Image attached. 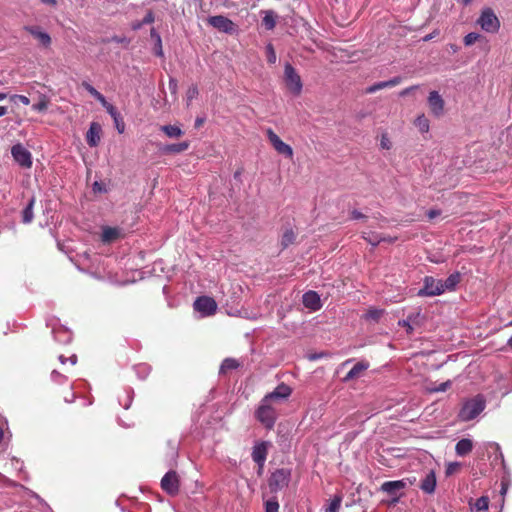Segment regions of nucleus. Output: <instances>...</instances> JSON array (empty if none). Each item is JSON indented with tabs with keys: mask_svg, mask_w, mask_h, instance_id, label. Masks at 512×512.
<instances>
[{
	"mask_svg": "<svg viewBox=\"0 0 512 512\" xmlns=\"http://www.w3.org/2000/svg\"><path fill=\"white\" fill-rule=\"evenodd\" d=\"M485 409V399L482 395H477L464 402L459 418L462 421H470L476 418Z\"/></svg>",
	"mask_w": 512,
	"mask_h": 512,
	"instance_id": "f257e3e1",
	"label": "nucleus"
},
{
	"mask_svg": "<svg viewBox=\"0 0 512 512\" xmlns=\"http://www.w3.org/2000/svg\"><path fill=\"white\" fill-rule=\"evenodd\" d=\"M291 469L278 468L268 478V487L271 493L275 494L289 486L291 481Z\"/></svg>",
	"mask_w": 512,
	"mask_h": 512,
	"instance_id": "f03ea898",
	"label": "nucleus"
},
{
	"mask_svg": "<svg viewBox=\"0 0 512 512\" xmlns=\"http://www.w3.org/2000/svg\"><path fill=\"white\" fill-rule=\"evenodd\" d=\"M284 82L286 88L293 95L299 96L301 94L303 88L301 77L290 63H286L284 66Z\"/></svg>",
	"mask_w": 512,
	"mask_h": 512,
	"instance_id": "7ed1b4c3",
	"label": "nucleus"
},
{
	"mask_svg": "<svg viewBox=\"0 0 512 512\" xmlns=\"http://www.w3.org/2000/svg\"><path fill=\"white\" fill-rule=\"evenodd\" d=\"M255 415L257 420L260 421L266 428L271 429L274 426L276 421V412L271 406L270 402H266L264 398L256 410Z\"/></svg>",
	"mask_w": 512,
	"mask_h": 512,
	"instance_id": "20e7f679",
	"label": "nucleus"
},
{
	"mask_svg": "<svg viewBox=\"0 0 512 512\" xmlns=\"http://www.w3.org/2000/svg\"><path fill=\"white\" fill-rule=\"evenodd\" d=\"M477 22L484 31L489 33L497 32L500 27L499 19L490 8L482 11Z\"/></svg>",
	"mask_w": 512,
	"mask_h": 512,
	"instance_id": "39448f33",
	"label": "nucleus"
},
{
	"mask_svg": "<svg viewBox=\"0 0 512 512\" xmlns=\"http://www.w3.org/2000/svg\"><path fill=\"white\" fill-rule=\"evenodd\" d=\"M11 154L14 161L22 168L30 169L32 167V154L21 143L12 146Z\"/></svg>",
	"mask_w": 512,
	"mask_h": 512,
	"instance_id": "423d86ee",
	"label": "nucleus"
},
{
	"mask_svg": "<svg viewBox=\"0 0 512 512\" xmlns=\"http://www.w3.org/2000/svg\"><path fill=\"white\" fill-rule=\"evenodd\" d=\"M267 137L272 145V147L276 150V152L280 155L288 159L293 158V149L290 145L284 143L281 138L271 129H267L266 131Z\"/></svg>",
	"mask_w": 512,
	"mask_h": 512,
	"instance_id": "0eeeda50",
	"label": "nucleus"
},
{
	"mask_svg": "<svg viewBox=\"0 0 512 512\" xmlns=\"http://www.w3.org/2000/svg\"><path fill=\"white\" fill-rule=\"evenodd\" d=\"M161 488L169 495L175 496L180 489V479L176 471H168L161 480Z\"/></svg>",
	"mask_w": 512,
	"mask_h": 512,
	"instance_id": "6e6552de",
	"label": "nucleus"
},
{
	"mask_svg": "<svg viewBox=\"0 0 512 512\" xmlns=\"http://www.w3.org/2000/svg\"><path fill=\"white\" fill-rule=\"evenodd\" d=\"M406 488V482L404 480L386 481L384 482L380 490L393 497L391 504H396L402 495V491Z\"/></svg>",
	"mask_w": 512,
	"mask_h": 512,
	"instance_id": "1a4fd4ad",
	"label": "nucleus"
},
{
	"mask_svg": "<svg viewBox=\"0 0 512 512\" xmlns=\"http://www.w3.org/2000/svg\"><path fill=\"white\" fill-rule=\"evenodd\" d=\"M207 22L220 32L233 34L237 30V26L234 22L222 15L211 16L207 19Z\"/></svg>",
	"mask_w": 512,
	"mask_h": 512,
	"instance_id": "9d476101",
	"label": "nucleus"
},
{
	"mask_svg": "<svg viewBox=\"0 0 512 512\" xmlns=\"http://www.w3.org/2000/svg\"><path fill=\"white\" fill-rule=\"evenodd\" d=\"M444 293L442 280H436L431 276L424 278V286L419 290V296H436Z\"/></svg>",
	"mask_w": 512,
	"mask_h": 512,
	"instance_id": "9b49d317",
	"label": "nucleus"
},
{
	"mask_svg": "<svg viewBox=\"0 0 512 512\" xmlns=\"http://www.w3.org/2000/svg\"><path fill=\"white\" fill-rule=\"evenodd\" d=\"M194 309L205 316L215 314L217 310L216 301L208 296H200L194 302Z\"/></svg>",
	"mask_w": 512,
	"mask_h": 512,
	"instance_id": "f8f14e48",
	"label": "nucleus"
},
{
	"mask_svg": "<svg viewBox=\"0 0 512 512\" xmlns=\"http://www.w3.org/2000/svg\"><path fill=\"white\" fill-rule=\"evenodd\" d=\"M24 30L33 36L43 48L51 46V36L47 32L42 31L39 26H25Z\"/></svg>",
	"mask_w": 512,
	"mask_h": 512,
	"instance_id": "ddd939ff",
	"label": "nucleus"
},
{
	"mask_svg": "<svg viewBox=\"0 0 512 512\" xmlns=\"http://www.w3.org/2000/svg\"><path fill=\"white\" fill-rule=\"evenodd\" d=\"M292 393V389L285 383L279 384L272 392L265 395L266 402L280 401L287 399Z\"/></svg>",
	"mask_w": 512,
	"mask_h": 512,
	"instance_id": "4468645a",
	"label": "nucleus"
},
{
	"mask_svg": "<svg viewBox=\"0 0 512 512\" xmlns=\"http://www.w3.org/2000/svg\"><path fill=\"white\" fill-rule=\"evenodd\" d=\"M444 100L437 91H432L428 97V105L432 114L440 117L444 111Z\"/></svg>",
	"mask_w": 512,
	"mask_h": 512,
	"instance_id": "2eb2a0df",
	"label": "nucleus"
},
{
	"mask_svg": "<svg viewBox=\"0 0 512 512\" xmlns=\"http://www.w3.org/2000/svg\"><path fill=\"white\" fill-rule=\"evenodd\" d=\"M124 235L123 229L119 227L104 226L102 228L101 241L110 244L123 238Z\"/></svg>",
	"mask_w": 512,
	"mask_h": 512,
	"instance_id": "dca6fc26",
	"label": "nucleus"
},
{
	"mask_svg": "<svg viewBox=\"0 0 512 512\" xmlns=\"http://www.w3.org/2000/svg\"><path fill=\"white\" fill-rule=\"evenodd\" d=\"M101 126L96 122H92L87 133H86V141L90 147L98 146L101 139Z\"/></svg>",
	"mask_w": 512,
	"mask_h": 512,
	"instance_id": "f3484780",
	"label": "nucleus"
},
{
	"mask_svg": "<svg viewBox=\"0 0 512 512\" xmlns=\"http://www.w3.org/2000/svg\"><path fill=\"white\" fill-rule=\"evenodd\" d=\"M268 442L262 441L254 445L252 459L254 462H265L268 455Z\"/></svg>",
	"mask_w": 512,
	"mask_h": 512,
	"instance_id": "a211bd4d",
	"label": "nucleus"
},
{
	"mask_svg": "<svg viewBox=\"0 0 512 512\" xmlns=\"http://www.w3.org/2000/svg\"><path fill=\"white\" fill-rule=\"evenodd\" d=\"M303 304L305 307L316 311L321 308L320 297L315 291H308L303 295Z\"/></svg>",
	"mask_w": 512,
	"mask_h": 512,
	"instance_id": "6ab92c4d",
	"label": "nucleus"
},
{
	"mask_svg": "<svg viewBox=\"0 0 512 512\" xmlns=\"http://www.w3.org/2000/svg\"><path fill=\"white\" fill-rule=\"evenodd\" d=\"M190 147L189 141H183L181 143L168 144L163 146L160 150L163 154H178L188 150Z\"/></svg>",
	"mask_w": 512,
	"mask_h": 512,
	"instance_id": "aec40b11",
	"label": "nucleus"
},
{
	"mask_svg": "<svg viewBox=\"0 0 512 512\" xmlns=\"http://www.w3.org/2000/svg\"><path fill=\"white\" fill-rule=\"evenodd\" d=\"M436 487V475L434 471H429L424 479L421 481L420 488L423 492L431 494L435 491Z\"/></svg>",
	"mask_w": 512,
	"mask_h": 512,
	"instance_id": "412c9836",
	"label": "nucleus"
},
{
	"mask_svg": "<svg viewBox=\"0 0 512 512\" xmlns=\"http://www.w3.org/2000/svg\"><path fill=\"white\" fill-rule=\"evenodd\" d=\"M369 367L368 362L360 361L357 362L353 368L346 374V376L343 378V381L347 382L350 380H353L355 378H358L361 376V374L367 370Z\"/></svg>",
	"mask_w": 512,
	"mask_h": 512,
	"instance_id": "4be33fe9",
	"label": "nucleus"
},
{
	"mask_svg": "<svg viewBox=\"0 0 512 512\" xmlns=\"http://www.w3.org/2000/svg\"><path fill=\"white\" fill-rule=\"evenodd\" d=\"M472 449L473 442L468 438L459 440L455 445V452L458 456L468 455L472 451Z\"/></svg>",
	"mask_w": 512,
	"mask_h": 512,
	"instance_id": "5701e85b",
	"label": "nucleus"
},
{
	"mask_svg": "<svg viewBox=\"0 0 512 512\" xmlns=\"http://www.w3.org/2000/svg\"><path fill=\"white\" fill-rule=\"evenodd\" d=\"M107 112L113 118L117 131L120 134H122L125 130V123H124L123 118L121 117L120 113L117 111V109L114 106L107 107Z\"/></svg>",
	"mask_w": 512,
	"mask_h": 512,
	"instance_id": "b1692460",
	"label": "nucleus"
},
{
	"mask_svg": "<svg viewBox=\"0 0 512 512\" xmlns=\"http://www.w3.org/2000/svg\"><path fill=\"white\" fill-rule=\"evenodd\" d=\"M160 130L169 138H179L184 134L183 130L177 125H162Z\"/></svg>",
	"mask_w": 512,
	"mask_h": 512,
	"instance_id": "393cba45",
	"label": "nucleus"
},
{
	"mask_svg": "<svg viewBox=\"0 0 512 512\" xmlns=\"http://www.w3.org/2000/svg\"><path fill=\"white\" fill-rule=\"evenodd\" d=\"M461 280V275L459 272L452 273L445 281H442V286L444 289V292L446 290H454L455 287L458 285V283Z\"/></svg>",
	"mask_w": 512,
	"mask_h": 512,
	"instance_id": "a878e982",
	"label": "nucleus"
},
{
	"mask_svg": "<svg viewBox=\"0 0 512 512\" xmlns=\"http://www.w3.org/2000/svg\"><path fill=\"white\" fill-rule=\"evenodd\" d=\"M263 13H264V17L262 19V25L267 30L274 29L276 26L277 15L272 10H267V11H264Z\"/></svg>",
	"mask_w": 512,
	"mask_h": 512,
	"instance_id": "bb28decb",
	"label": "nucleus"
},
{
	"mask_svg": "<svg viewBox=\"0 0 512 512\" xmlns=\"http://www.w3.org/2000/svg\"><path fill=\"white\" fill-rule=\"evenodd\" d=\"M34 204H35V197H32L27 206L24 208L23 212H22V222L25 223V224H28L30 223L33 218H34V214H33V207H34Z\"/></svg>",
	"mask_w": 512,
	"mask_h": 512,
	"instance_id": "cd10ccee",
	"label": "nucleus"
},
{
	"mask_svg": "<svg viewBox=\"0 0 512 512\" xmlns=\"http://www.w3.org/2000/svg\"><path fill=\"white\" fill-rule=\"evenodd\" d=\"M362 238L374 247L379 245L382 240H385L381 234L375 232L363 233Z\"/></svg>",
	"mask_w": 512,
	"mask_h": 512,
	"instance_id": "c85d7f7f",
	"label": "nucleus"
},
{
	"mask_svg": "<svg viewBox=\"0 0 512 512\" xmlns=\"http://www.w3.org/2000/svg\"><path fill=\"white\" fill-rule=\"evenodd\" d=\"M419 314L417 315H408L407 319L400 320L398 324L402 327H405L408 333H411L413 331V326L417 324V318Z\"/></svg>",
	"mask_w": 512,
	"mask_h": 512,
	"instance_id": "c756f323",
	"label": "nucleus"
},
{
	"mask_svg": "<svg viewBox=\"0 0 512 512\" xmlns=\"http://www.w3.org/2000/svg\"><path fill=\"white\" fill-rule=\"evenodd\" d=\"M50 100L46 95H41L39 101L32 105V109L37 112H44L48 109Z\"/></svg>",
	"mask_w": 512,
	"mask_h": 512,
	"instance_id": "7c9ffc66",
	"label": "nucleus"
},
{
	"mask_svg": "<svg viewBox=\"0 0 512 512\" xmlns=\"http://www.w3.org/2000/svg\"><path fill=\"white\" fill-rule=\"evenodd\" d=\"M296 239V235L292 229H288L284 232L281 245L283 248H287L289 245L293 244Z\"/></svg>",
	"mask_w": 512,
	"mask_h": 512,
	"instance_id": "2f4dec72",
	"label": "nucleus"
},
{
	"mask_svg": "<svg viewBox=\"0 0 512 512\" xmlns=\"http://www.w3.org/2000/svg\"><path fill=\"white\" fill-rule=\"evenodd\" d=\"M265 512H279V502L277 497L273 496L264 502Z\"/></svg>",
	"mask_w": 512,
	"mask_h": 512,
	"instance_id": "473e14b6",
	"label": "nucleus"
},
{
	"mask_svg": "<svg viewBox=\"0 0 512 512\" xmlns=\"http://www.w3.org/2000/svg\"><path fill=\"white\" fill-rule=\"evenodd\" d=\"M238 366H239V363L237 362V360H235L233 358H226L221 364L220 371L222 373H226L229 370L238 368Z\"/></svg>",
	"mask_w": 512,
	"mask_h": 512,
	"instance_id": "72a5a7b5",
	"label": "nucleus"
},
{
	"mask_svg": "<svg viewBox=\"0 0 512 512\" xmlns=\"http://www.w3.org/2000/svg\"><path fill=\"white\" fill-rule=\"evenodd\" d=\"M415 125L422 133H426L429 131V120L424 115H420L417 117V119L415 120Z\"/></svg>",
	"mask_w": 512,
	"mask_h": 512,
	"instance_id": "f704fd0d",
	"label": "nucleus"
},
{
	"mask_svg": "<svg viewBox=\"0 0 512 512\" xmlns=\"http://www.w3.org/2000/svg\"><path fill=\"white\" fill-rule=\"evenodd\" d=\"M383 310L377 309V308H369L365 314V319L367 320H373V321H379L381 316L383 315Z\"/></svg>",
	"mask_w": 512,
	"mask_h": 512,
	"instance_id": "c9c22d12",
	"label": "nucleus"
},
{
	"mask_svg": "<svg viewBox=\"0 0 512 512\" xmlns=\"http://www.w3.org/2000/svg\"><path fill=\"white\" fill-rule=\"evenodd\" d=\"M462 465L459 462H449L446 465L445 475L447 477L452 476L456 473H458L461 469Z\"/></svg>",
	"mask_w": 512,
	"mask_h": 512,
	"instance_id": "e433bc0d",
	"label": "nucleus"
},
{
	"mask_svg": "<svg viewBox=\"0 0 512 512\" xmlns=\"http://www.w3.org/2000/svg\"><path fill=\"white\" fill-rule=\"evenodd\" d=\"M477 511H486L489 507V498L487 496H481L474 504Z\"/></svg>",
	"mask_w": 512,
	"mask_h": 512,
	"instance_id": "4c0bfd02",
	"label": "nucleus"
},
{
	"mask_svg": "<svg viewBox=\"0 0 512 512\" xmlns=\"http://www.w3.org/2000/svg\"><path fill=\"white\" fill-rule=\"evenodd\" d=\"M341 502H342V497L335 496L331 500L329 506L327 507L326 512H339L340 507H341Z\"/></svg>",
	"mask_w": 512,
	"mask_h": 512,
	"instance_id": "58836bf2",
	"label": "nucleus"
},
{
	"mask_svg": "<svg viewBox=\"0 0 512 512\" xmlns=\"http://www.w3.org/2000/svg\"><path fill=\"white\" fill-rule=\"evenodd\" d=\"M266 55H267L268 63L274 64L276 62V59H277L276 53H275L274 47L271 43H269L266 46Z\"/></svg>",
	"mask_w": 512,
	"mask_h": 512,
	"instance_id": "ea45409f",
	"label": "nucleus"
},
{
	"mask_svg": "<svg viewBox=\"0 0 512 512\" xmlns=\"http://www.w3.org/2000/svg\"><path fill=\"white\" fill-rule=\"evenodd\" d=\"M479 38H480L479 34L471 32V33H468L464 37L463 41L466 46H470V45L474 44L476 41H478Z\"/></svg>",
	"mask_w": 512,
	"mask_h": 512,
	"instance_id": "a19ab883",
	"label": "nucleus"
},
{
	"mask_svg": "<svg viewBox=\"0 0 512 512\" xmlns=\"http://www.w3.org/2000/svg\"><path fill=\"white\" fill-rule=\"evenodd\" d=\"M384 88H387L386 81L378 82V83H375V84L369 86L366 89V93L372 94V93H375L376 91L384 89Z\"/></svg>",
	"mask_w": 512,
	"mask_h": 512,
	"instance_id": "79ce46f5",
	"label": "nucleus"
},
{
	"mask_svg": "<svg viewBox=\"0 0 512 512\" xmlns=\"http://www.w3.org/2000/svg\"><path fill=\"white\" fill-rule=\"evenodd\" d=\"M452 385L451 380H447L445 382L440 383L438 386H435L431 388L430 390L432 392H445L447 389H449Z\"/></svg>",
	"mask_w": 512,
	"mask_h": 512,
	"instance_id": "37998d69",
	"label": "nucleus"
},
{
	"mask_svg": "<svg viewBox=\"0 0 512 512\" xmlns=\"http://www.w3.org/2000/svg\"><path fill=\"white\" fill-rule=\"evenodd\" d=\"M82 86L94 98L98 97V95L100 94L99 91H97L90 83L86 81L82 82Z\"/></svg>",
	"mask_w": 512,
	"mask_h": 512,
	"instance_id": "c03bdc74",
	"label": "nucleus"
},
{
	"mask_svg": "<svg viewBox=\"0 0 512 512\" xmlns=\"http://www.w3.org/2000/svg\"><path fill=\"white\" fill-rule=\"evenodd\" d=\"M154 53L156 56H159V57H163V55H164L163 49H162V41H161L160 36H157V40H156L155 47H154Z\"/></svg>",
	"mask_w": 512,
	"mask_h": 512,
	"instance_id": "a18cd8bd",
	"label": "nucleus"
},
{
	"mask_svg": "<svg viewBox=\"0 0 512 512\" xmlns=\"http://www.w3.org/2000/svg\"><path fill=\"white\" fill-rule=\"evenodd\" d=\"M380 146L383 149L389 150L392 147V143L386 134H383L380 141Z\"/></svg>",
	"mask_w": 512,
	"mask_h": 512,
	"instance_id": "49530a36",
	"label": "nucleus"
},
{
	"mask_svg": "<svg viewBox=\"0 0 512 512\" xmlns=\"http://www.w3.org/2000/svg\"><path fill=\"white\" fill-rule=\"evenodd\" d=\"M12 101H16L18 100L19 102H21L23 105H29L30 104V100L28 97L24 96V95H12L11 98H10Z\"/></svg>",
	"mask_w": 512,
	"mask_h": 512,
	"instance_id": "de8ad7c7",
	"label": "nucleus"
},
{
	"mask_svg": "<svg viewBox=\"0 0 512 512\" xmlns=\"http://www.w3.org/2000/svg\"><path fill=\"white\" fill-rule=\"evenodd\" d=\"M402 81L401 77H394L388 81H386L387 88L394 87L398 84H400Z\"/></svg>",
	"mask_w": 512,
	"mask_h": 512,
	"instance_id": "09e8293b",
	"label": "nucleus"
},
{
	"mask_svg": "<svg viewBox=\"0 0 512 512\" xmlns=\"http://www.w3.org/2000/svg\"><path fill=\"white\" fill-rule=\"evenodd\" d=\"M402 81L401 77H394L388 81H386L387 88L394 87L398 84H400Z\"/></svg>",
	"mask_w": 512,
	"mask_h": 512,
	"instance_id": "8fccbe9b",
	"label": "nucleus"
},
{
	"mask_svg": "<svg viewBox=\"0 0 512 512\" xmlns=\"http://www.w3.org/2000/svg\"><path fill=\"white\" fill-rule=\"evenodd\" d=\"M350 215H351V219H353V220L365 219L366 218V216L363 213H361L360 211H358V210H352Z\"/></svg>",
	"mask_w": 512,
	"mask_h": 512,
	"instance_id": "3c124183",
	"label": "nucleus"
},
{
	"mask_svg": "<svg viewBox=\"0 0 512 512\" xmlns=\"http://www.w3.org/2000/svg\"><path fill=\"white\" fill-rule=\"evenodd\" d=\"M95 99L98 100L106 110H107V107L113 106L112 104L107 102V100L101 93Z\"/></svg>",
	"mask_w": 512,
	"mask_h": 512,
	"instance_id": "603ef678",
	"label": "nucleus"
},
{
	"mask_svg": "<svg viewBox=\"0 0 512 512\" xmlns=\"http://www.w3.org/2000/svg\"><path fill=\"white\" fill-rule=\"evenodd\" d=\"M198 94V88L196 86H192L188 90V99L194 98Z\"/></svg>",
	"mask_w": 512,
	"mask_h": 512,
	"instance_id": "864d4df0",
	"label": "nucleus"
},
{
	"mask_svg": "<svg viewBox=\"0 0 512 512\" xmlns=\"http://www.w3.org/2000/svg\"><path fill=\"white\" fill-rule=\"evenodd\" d=\"M152 22H154V15H153L152 12H148L146 14V16L144 17V19H143V23L144 24H150Z\"/></svg>",
	"mask_w": 512,
	"mask_h": 512,
	"instance_id": "5fc2aeb1",
	"label": "nucleus"
},
{
	"mask_svg": "<svg viewBox=\"0 0 512 512\" xmlns=\"http://www.w3.org/2000/svg\"><path fill=\"white\" fill-rule=\"evenodd\" d=\"M258 466L257 468V475L258 476H262L263 475V471H264V465H265V462H255Z\"/></svg>",
	"mask_w": 512,
	"mask_h": 512,
	"instance_id": "6e6d98bb",
	"label": "nucleus"
},
{
	"mask_svg": "<svg viewBox=\"0 0 512 512\" xmlns=\"http://www.w3.org/2000/svg\"><path fill=\"white\" fill-rule=\"evenodd\" d=\"M382 237H384L385 240H382V242H388V243H394L395 241H397L398 237L397 236H385V235H382Z\"/></svg>",
	"mask_w": 512,
	"mask_h": 512,
	"instance_id": "4d7b16f0",
	"label": "nucleus"
},
{
	"mask_svg": "<svg viewBox=\"0 0 512 512\" xmlns=\"http://www.w3.org/2000/svg\"><path fill=\"white\" fill-rule=\"evenodd\" d=\"M438 215H440V211H438V210H429L427 213V216L429 219H433Z\"/></svg>",
	"mask_w": 512,
	"mask_h": 512,
	"instance_id": "13d9d810",
	"label": "nucleus"
},
{
	"mask_svg": "<svg viewBox=\"0 0 512 512\" xmlns=\"http://www.w3.org/2000/svg\"><path fill=\"white\" fill-rule=\"evenodd\" d=\"M418 86H411L401 91L400 95L405 96L409 94L412 90L416 89Z\"/></svg>",
	"mask_w": 512,
	"mask_h": 512,
	"instance_id": "bf43d9fd",
	"label": "nucleus"
},
{
	"mask_svg": "<svg viewBox=\"0 0 512 512\" xmlns=\"http://www.w3.org/2000/svg\"><path fill=\"white\" fill-rule=\"evenodd\" d=\"M324 355H325L324 353H320V354H312V355H310V356H309V359H310V360H317V359H319V358L323 357Z\"/></svg>",
	"mask_w": 512,
	"mask_h": 512,
	"instance_id": "052dcab7",
	"label": "nucleus"
},
{
	"mask_svg": "<svg viewBox=\"0 0 512 512\" xmlns=\"http://www.w3.org/2000/svg\"><path fill=\"white\" fill-rule=\"evenodd\" d=\"M43 4H46V5H50V6H55L56 5V0H40Z\"/></svg>",
	"mask_w": 512,
	"mask_h": 512,
	"instance_id": "680f3d73",
	"label": "nucleus"
},
{
	"mask_svg": "<svg viewBox=\"0 0 512 512\" xmlns=\"http://www.w3.org/2000/svg\"><path fill=\"white\" fill-rule=\"evenodd\" d=\"M150 35L153 39H155V41L157 40V36H160L154 28L151 29Z\"/></svg>",
	"mask_w": 512,
	"mask_h": 512,
	"instance_id": "e2e57ef3",
	"label": "nucleus"
},
{
	"mask_svg": "<svg viewBox=\"0 0 512 512\" xmlns=\"http://www.w3.org/2000/svg\"><path fill=\"white\" fill-rule=\"evenodd\" d=\"M111 41L116 42V43H122L124 41V38H120L118 36H113L111 38Z\"/></svg>",
	"mask_w": 512,
	"mask_h": 512,
	"instance_id": "0e129e2a",
	"label": "nucleus"
},
{
	"mask_svg": "<svg viewBox=\"0 0 512 512\" xmlns=\"http://www.w3.org/2000/svg\"><path fill=\"white\" fill-rule=\"evenodd\" d=\"M7 107L5 106H0V117L4 116L7 114Z\"/></svg>",
	"mask_w": 512,
	"mask_h": 512,
	"instance_id": "69168bd1",
	"label": "nucleus"
},
{
	"mask_svg": "<svg viewBox=\"0 0 512 512\" xmlns=\"http://www.w3.org/2000/svg\"><path fill=\"white\" fill-rule=\"evenodd\" d=\"M93 190L94 191H101V186H100V184L98 182H95L93 184Z\"/></svg>",
	"mask_w": 512,
	"mask_h": 512,
	"instance_id": "338daca9",
	"label": "nucleus"
},
{
	"mask_svg": "<svg viewBox=\"0 0 512 512\" xmlns=\"http://www.w3.org/2000/svg\"><path fill=\"white\" fill-rule=\"evenodd\" d=\"M450 48H451L453 53H456L459 50V47L456 44H451Z\"/></svg>",
	"mask_w": 512,
	"mask_h": 512,
	"instance_id": "774afa93",
	"label": "nucleus"
}]
</instances>
